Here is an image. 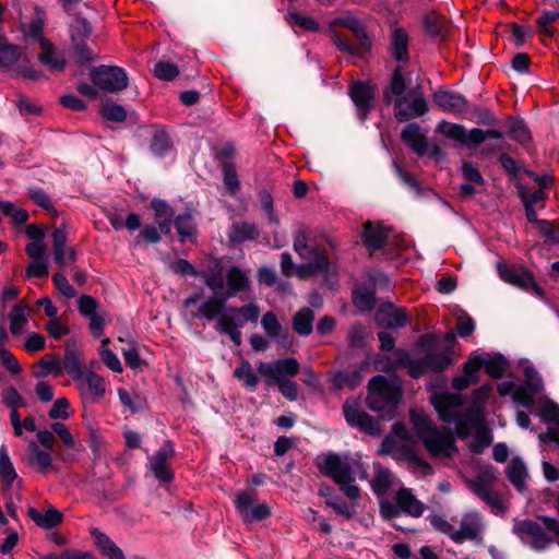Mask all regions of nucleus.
Instances as JSON below:
<instances>
[{
    "label": "nucleus",
    "mask_w": 559,
    "mask_h": 559,
    "mask_svg": "<svg viewBox=\"0 0 559 559\" xmlns=\"http://www.w3.org/2000/svg\"><path fill=\"white\" fill-rule=\"evenodd\" d=\"M37 368L39 371L35 372L36 377H46L48 374L59 376L62 372L61 362L55 357H44L38 364Z\"/></svg>",
    "instance_id": "obj_54"
},
{
    "label": "nucleus",
    "mask_w": 559,
    "mask_h": 559,
    "mask_svg": "<svg viewBox=\"0 0 559 559\" xmlns=\"http://www.w3.org/2000/svg\"><path fill=\"white\" fill-rule=\"evenodd\" d=\"M150 206L154 211L155 219L160 233L169 235L175 214L171 206L166 201L159 199H153Z\"/></svg>",
    "instance_id": "obj_26"
},
{
    "label": "nucleus",
    "mask_w": 559,
    "mask_h": 559,
    "mask_svg": "<svg viewBox=\"0 0 559 559\" xmlns=\"http://www.w3.org/2000/svg\"><path fill=\"white\" fill-rule=\"evenodd\" d=\"M479 498L489 506L493 513L500 514L507 510V506L500 496L490 490L488 492L479 491Z\"/></svg>",
    "instance_id": "obj_59"
},
{
    "label": "nucleus",
    "mask_w": 559,
    "mask_h": 559,
    "mask_svg": "<svg viewBox=\"0 0 559 559\" xmlns=\"http://www.w3.org/2000/svg\"><path fill=\"white\" fill-rule=\"evenodd\" d=\"M2 215L10 217L15 224H23L28 218L25 210L16 207L11 202H2Z\"/></svg>",
    "instance_id": "obj_61"
},
{
    "label": "nucleus",
    "mask_w": 559,
    "mask_h": 559,
    "mask_svg": "<svg viewBox=\"0 0 559 559\" xmlns=\"http://www.w3.org/2000/svg\"><path fill=\"white\" fill-rule=\"evenodd\" d=\"M32 312V308L24 300L15 304L10 313V332L12 335H21L24 332V328L28 322V316Z\"/></svg>",
    "instance_id": "obj_29"
},
{
    "label": "nucleus",
    "mask_w": 559,
    "mask_h": 559,
    "mask_svg": "<svg viewBox=\"0 0 559 559\" xmlns=\"http://www.w3.org/2000/svg\"><path fill=\"white\" fill-rule=\"evenodd\" d=\"M411 421L418 438L433 459H450L456 453L453 432L447 428H438L420 411L413 409Z\"/></svg>",
    "instance_id": "obj_2"
},
{
    "label": "nucleus",
    "mask_w": 559,
    "mask_h": 559,
    "mask_svg": "<svg viewBox=\"0 0 559 559\" xmlns=\"http://www.w3.org/2000/svg\"><path fill=\"white\" fill-rule=\"evenodd\" d=\"M75 383L83 400L100 401L107 393L106 379L92 370L86 371Z\"/></svg>",
    "instance_id": "obj_13"
},
{
    "label": "nucleus",
    "mask_w": 559,
    "mask_h": 559,
    "mask_svg": "<svg viewBox=\"0 0 559 559\" xmlns=\"http://www.w3.org/2000/svg\"><path fill=\"white\" fill-rule=\"evenodd\" d=\"M93 84L102 91L116 93L127 88L129 84L126 71L117 66H98L90 71Z\"/></svg>",
    "instance_id": "obj_9"
},
{
    "label": "nucleus",
    "mask_w": 559,
    "mask_h": 559,
    "mask_svg": "<svg viewBox=\"0 0 559 559\" xmlns=\"http://www.w3.org/2000/svg\"><path fill=\"white\" fill-rule=\"evenodd\" d=\"M159 240L160 230L158 228V225H145L134 239V245L140 246L142 243H156Z\"/></svg>",
    "instance_id": "obj_56"
},
{
    "label": "nucleus",
    "mask_w": 559,
    "mask_h": 559,
    "mask_svg": "<svg viewBox=\"0 0 559 559\" xmlns=\"http://www.w3.org/2000/svg\"><path fill=\"white\" fill-rule=\"evenodd\" d=\"M173 456L174 449L171 444L167 442L148 459L150 469L153 472L154 476L163 483H168L174 478V473L170 467Z\"/></svg>",
    "instance_id": "obj_16"
},
{
    "label": "nucleus",
    "mask_w": 559,
    "mask_h": 559,
    "mask_svg": "<svg viewBox=\"0 0 559 559\" xmlns=\"http://www.w3.org/2000/svg\"><path fill=\"white\" fill-rule=\"evenodd\" d=\"M199 275L203 278L205 285L212 290L222 289L224 286V273L218 261H214L212 266Z\"/></svg>",
    "instance_id": "obj_40"
},
{
    "label": "nucleus",
    "mask_w": 559,
    "mask_h": 559,
    "mask_svg": "<svg viewBox=\"0 0 559 559\" xmlns=\"http://www.w3.org/2000/svg\"><path fill=\"white\" fill-rule=\"evenodd\" d=\"M433 102L443 110L454 114H461L467 108V103L463 96L447 91L436 92Z\"/></svg>",
    "instance_id": "obj_28"
},
{
    "label": "nucleus",
    "mask_w": 559,
    "mask_h": 559,
    "mask_svg": "<svg viewBox=\"0 0 559 559\" xmlns=\"http://www.w3.org/2000/svg\"><path fill=\"white\" fill-rule=\"evenodd\" d=\"M343 412L348 425L356 426L370 436H379L381 433L378 421L367 413L361 412L357 401H346Z\"/></svg>",
    "instance_id": "obj_12"
},
{
    "label": "nucleus",
    "mask_w": 559,
    "mask_h": 559,
    "mask_svg": "<svg viewBox=\"0 0 559 559\" xmlns=\"http://www.w3.org/2000/svg\"><path fill=\"white\" fill-rule=\"evenodd\" d=\"M316 465L321 474L329 476L340 486L349 500H359L360 489L354 481L357 477L359 479L367 478V469L359 460L328 452L318 455Z\"/></svg>",
    "instance_id": "obj_1"
},
{
    "label": "nucleus",
    "mask_w": 559,
    "mask_h": 559,
    "mask_svg": "<svg viewBox=\"0 0 559 559\" xmlns=\"http://www.w3.org/2000/svg\"><path fill=\"white\" fill-rule=\"evenodd\" d=\"M15 481L20 484L21 479H19L7 450L2 448L0 450V489L2 493L8 495L12 490Z\"/></svg>",
    "instance_id": "obj_24"
},
{
    "label": "nucleus",
    "mask_w": 559,
    "mask_h": 559,
    "mask_svg": "<svg viewBox=\"0 0 559 559\" xmlns=\"http://www.w3.org/2000/svg\"><path fill=\"white\" fill-rule=\"evenodd\" d=\"M507 476L510 483L520 491L525 489L527 469L524 462L520 459H513L507 467Z\"/></svg>",
    "instance_id": "obj_35"
},
{
    "label": "nucleus",
    "mask_w": 559,
    "mask_h": 559,
    "mask_svg": "<svg viewBox=\"0 0 559 559\" xmlns=\"http://www.w3.org/2000/svg\"><path fill=\"white\" fill-rule=\"evenodd\" d=\"M499 274L501 278L513 285L523 289H533L538 296H543L542 288L534 282V278L528 272H520L513 267H510L506 264H500L498 266Z\"/></svg>",
    "instance_id": "obj_17"
},
{
    "label": "nucleus",
    "mask_w": 559,
    "mask_h": 559,
    "mask_svg": "<svg viewBox=\"0 0 559 559\" xmlns=\"http://www.w3.org/2000/svg\"><path fill=\"white\" fill-rule=\"evenodd\" d=\"M234 377L242 381L245 386L253 389L259 382V378L254 374L251 365L247 360H241L239 366L234 370Z\"/></svg>",
    "instance_id": "obj_46"
},
{
    "label": "nucleus",
    "mask_w": 559,
    "mask_h": 559,
    "mask_svg": "<svg viewBox=\"0 0 559 559\" xmlns=\"http://www.w3.org/2000/svg\"><path fill=\"white\" fill-rule=\"evenodd\" d=\"M100 114L107 120L115 122H122L127 118L124 108L111 100H106L102 104Z\"/></svg>",
    "instance_id": "obj_51"
},
{
    "label": "nucleus",
    "mask_w": 559,
    "mask_h": 559,
    "mask_svg": "<svg viewBox=\"0 0 559 559\" xmlns=\"http://www.w3.org/2000/svg\"><path fill=\"white\" fill-rule=\"evenodd\" d=\"M408 36L402 28H396L392 36V51L396 60L405 61L408 59Z\"/></svg>",
    "instance_id": "obj_43"
},
{
    "label": "nucleus",
    "mask_w": 559,
    "mask_h": 559,
    "mask_svg": "<svg viewBox=\"0 0 559 559\" xmlns=\"http://www.w3.org/2000/svg\"><path fill=\"white\" fill-rule=\"evenodd\" d=\"M258 373L267 386L280 384V361L260 362Z\"/></svg>",
    "instance_id": "obj_44"
},
{
    "label": "nucleus",
    "mask_w": 559,
    "mask_h": 559,
    "mask_svg": "<svg viewBox=\"0 0 559 559\" xmlns=\"http://www.w3.org/2000/svg\"><path fill=\"white\" fill-rule=\"evenodd\" d=\"M497 477V469L493 467H485L476 475L475 479L468 481V487L477 497H479V491L488 492L491 490Z\"/></svg>",
    "instance_id": "obj_34"
},
{
    "label": "nucleus",
    "mask_w": 559,
    "mask_h": 559,
    "mask_svg": "<svg viewBox=\"0 0 559 559\" xmlns=\"http://www.w3.org/2000/svg\"><path fill=\"white\" fill-rule=\"evenodd\" d=\"M53 284L56 288L67 298H72L75 296V289L69 283L68 278L61 272H56L52 276Z\"/></svg>",
    "instance_id": "obj_64"
},
{
    "label": "nucleus",
    "mask_w": 559,
    "mask_h": 559,
    "mask_svg": "<svg viewBox=\"0 0 559 559\" xmlns=\"http://www.w3.org/2000/svg\"><path fill=\"white\" fill-rule=\"evenodd\" d=\"M40 52L38 60L49 70L62 72L66 68V60L47 38H40Z\"/></svg>",
    "instance_id": "obj_22"
},
{
    "label": "nucleus",
    "mask_w": 559,
    "mask_h": 559,
    "mask_svg": "<svg viewBox=\"0 0 559 559\" xmlns=\"http://www.w3.org/2000/svg\"><path fill=\"white\" fill-rule=\"evenodd\" d=\"M451 359L448 354H431L423 361L425 369L433 371H443L449 367Z\"/></svg>",
    "instance_id": "obj_57"
},
{
    "label": "nucleus",
    "mask_w": 559,
    "mask_h": 559,
    "mask_svg": "<svg viewBox=\"0 0 559 559\" xmlns=\"http://www.w3.org/2000/svg\"><path fill=\"white\" fill-rule=\"evenodd\" d=\"M395 438L386 437L380 444L379 453L390 455L395 460L405 461L408 468L419 476H427L432 473V468L411 443L412 436L404 424L395 423L393 425Z\"/></svg>",
    "instance_id": "obj_3"
},
{
    "label": "nucleus",
    "mask_w": 559,
    "mask_h": 559,
    "mask_svg": "<svg viewBox=\"0 0 559 559\" xmlns=\"http://www.w3.org/2000/svg\"><path fill=\"white\" fill-rule=\"evenodd\" d=\"M260 312L259 306L254 302L242 307H233L218 318L216 329L221 333L227 334L236 346H240L242 342L240 328L247 322H258Z\"/></svg>",
    "instance_id": "obj_6"
},
{
    "label": "nucleus",
    "mask_w": 559,
    "mask_h": 559,
    "mask_svg": "<svg viewBox=\"0 0 559 559\" xmlns=\"http://www.w3.org/2000/svg\"><path fill=\"white\" fill-rule=\"evenodd\" d=\"M402 140L417 154L421 155L427 150L426 134L417 123L407 124L402 131Z\"/></svg>",
    "instance_id": "obj_32"
},
{
    "label": "nucleus",
    "mask_w": 559,
    "mask_h": 559,
    "mask_svg": "<svg viewBox=\"0 0 559 559\" xmlns=\"http://www.w3.org/2000/svg\"><path fill=\"white\" fill-rule=\"evenodd\" d=\"M294 249L304 259L311 260L300 266H294L289 255L282 254V273L286 276H298L301 278L317 275L319 272L328 270V261L323 255H317L313 249L308 246V231L300 227L294 238Z\"/></svg>",
    "instance_id": "obj_4"
},
{
    "label": "nucleus",
    "mask_w": 559,
    "mask_h": 559,
    "mask_svg": "<svg viewBox=\"0 0 559 559\" xmlns=\"http://www.w3.org/2000/svg\"><path fill=\"white\" fill-rule=\"evenodd\" d=\"M314 313L309 308H302L293 318V328L299 335H309L313 329Z\"/></svg>",
    "instance_id": "obj_37"
},
{
    "label": "nucleus",
    "mask_w": 559,
    "mask_h": 559,
    "mask_svg": "<svg viewBox=\"0 0 559 559\" xmlns=\"http://www.w3.org/2000/svg\"><path fill=\"white\" fill-rule=\"evenodd\" d=\"M175 227L181 237V241L192 238L195 235V226L190 213L178 215L174 221Z\"/></svg>",
    "instance_id": "obj_49"
},
{
    "label": "nucleus",
    "mask_w": 559,
    "mask_h": 559,
    "mask_svg": "<svg viewBox=\"0 0 559 559\" xmlns=\"http://www.w3.org/2000/svg\"><path fill=\"white\" fill-rule=\"evenodd\" d=\"M110 343L109 338H104L102 341L100 347L98 349V355L103 364L114 372L121 373L123 371L121 361L118 356L108 347Z\"/></svg>",
    "instance_id": "obj_42"
},
{
    "label": "nucleus",
    "mask_w": 559,
    "mask_h": 559,
    "mask_svg": "<svg viewBox=\"0 0 559 559\" xmlns=\"http://www.w3.org/2000/svg\"><path fill=\"white\" fill-rule=\"evenodd\" d=\"M436 132L443 136L465 145H479L486 140H496L498 144L497 148H501L502 132L498 130L484 131L478 128L472 129L469 132L466 131L465 127L457 123H452L445 120L440 121L436 127Z\"/></svg>",
    "instance_id": "obj_7"
},
{
    "label": "nucleus",
    "mask_w": 559,
    "mask_h": 559,
    "mask_svg": "<svg viewBox=\"0 0 559 559\" xmlns=\"http://www.w3.org/2000/svg\"><path fill=\"white\" fill-rule=\"evenodd\" d=\"M427 110V102L420 93H409L407 96L400 97L396 99L394 107V114L399 121L423 116Z\"/></svg>",
    "instance_id": "obj_14"
},
{
    "label": "nucleus",
    "mask_w": 559,
    "mask_h": 559,
    "mask_svg": "<svg viewBox=\"0 0 559 559\" xmlns=\"http://www.w3.org/2000/svg\"><path fill=\"white\" fill-rule=\"evenodd\" d=\"M400 397V386L383 376H376L368 383L366 403L373 412L391 416Z\"/></svg>",
    "instance_id": "obj_5"
},
{
    "label": "nucleus",
    "mask_w": 559,
    "mask_h": 559,
    "mask_svg": "<svg viewBox=\"0 0 559 559\" xmlns=\"http://www.w3.org/2000/svg\"><path fill=\"white\" fill-rule=\"evenodd\" d=\"M67 231L63 228H57L52 233V249L55 262L63 267L76 260L75 250L67 246Z\"/></svg>",
    "instance_id": "obj_18"
},
{
    "label": "nucleus",
    "mask_w": 559,
    "mask_h": 559,
    "mask_svg": "<svg viewBox=\"0 0 559 559\" xmlns=\"http://www.w3.org/2000/svg\"><path fill=\"white\" fill-rule=\"evenodd\" d=\"M235 504L245 522L261 521L271 514L266 503H257L255 491H239Z\"/></svg>",
    "instance_id": "obj_11"
},
{
    "label": "nucleus",
    "mask_w": 559,
    "mask_h": 559,
    "mask_svg": "<svg viewBox=\"0 0 559 559\" xmlns=\"http://www.w3.org/2000/svg\"><path fill=\"white\" fill-rule=\"evenodd\" d=\"M374 477L371 480V488L378 497H383L393 484V475L386 468L376 465Z\"/></svg>",
    "instance_id": "obj_36"
},
{
    "label": "nucleus",
    "mask_w": 559,
    "mask_h": 559,
    "mask_svg": "<svg viewBox=\"0 0 559 559\" xmlns=\"http://www.w3.org/2000/svg\"><path fill=\"white\" fill-rule=\"evenodd\" d=\"M483 368L490 377L500 378L506 371L507 364L501 357H487L484 358Z\"/></svg>",
    "instance_id": "obj_58"
},
{
    "label": "nucleus",
    "mask_w": 559,
    "mask_h": 559,
    "mask_svg": "<svg viewBox=\"0 0 559 559\" xmlns=\"http://www.w3.org/2000/svg\"><path fill=\"white\" fill-rule=\"evenodd\" d=\"M71 404L68 399L59 397L55 401L51 408L48 412L49 418L57 420H67L72 415Z\"/></svg>",
    "instance_id": "obj_53"
},
{
    "label": "nucleus",
    "mask_w": 559,
    "mask_h": 559,
    "mask_svg": "<svg viewBox=\"0 0 559 559\" xmlns=\"http://www.w3.org/2000/svg\"><path fill=\"white\" fill-rule=\"evenodd\" d=\"M50 429L53 433H56L61 439V441L63 442V444L66 447L74 448V445H75L74 437L72 436L69 428L64 424H62L60 421H55L50 425Z\"/></svg>",
    "instance_id": "obj_63"
},
{
    "label": "nucleus",
    "mask_w": 559,
    "mask_h": 559,
    "mask_svg": "<svg viewBox=\"0 0 559 559\" xmlns=\"http://www.w3.org/2000/svg\"><path fill=\"white\" fill-rule=\"evenodd\" d=\"M395 501L402 512L414 518L421 516L425 511V504L408 488H400L395 495Z\"/></svg>",
    "instance_id": "obj_25"
},
{
    "label": "nucleus",
    "mask_w": 559,
    "mask_h": 559,
    "mask_svg": "<svg viewBox=\"0 0 559 559\" xmlns=\"http://www.w3.org/2000/svg\"><path fill=\"white\" fill-rule=\"evenodd\" d=\"M377 323L389 329H397L408 323V317L403 308L392 304L383 305L376 313Z\"/></svg>",
    "instance_id": "obj_20"
},
{
    "label": "nucleus",
    "mask_w": 559,
    "mask_h": 559,
    "mask_svg": "<svg viewBox=\"0 0 559 559\" xmlns=\"http://www.w3.org/2000/svg\"><path fill=\"white\" fill-rule=\"evenodd\" d=\"M95 544L98 549L109 559L123 557L122 550L104 533L93 531Z\"/></svg>",
    "instance_id": "obj_41"
},
{
    "label": "nucleus",
    "mask_w": 559,
    "mask_h": 559,
    "mask_svg": "<svg viewBox=\"0 0 559 559\" xmlns=\"http://www.w3.org/2000/svg\"><path fill=\"white\" fill-rule=\"evenodd\" d=\"M362 239L367 247L371 249H379L383 246L386 239V233L381 226L367 223L365 225Z\"/></svg>",
    "instance_id": "obj_38"
},
{
    "label": "nucleus",
    "mask_w": 559,
    "mask_h": 559,
    "mask_svg": "<svg viewBox=\"0 0 559 559\" xmlns=\"http://www.w3.org/2000/svg\"><path fill=\"white\" fill-rule=\"evenodd\" d=\"M431 403L443 421L456 423V435L460 438H466L468 436L466 426L459 420L460 406L462 404V399L459 394H436L431 397Z\"/></svg>",
    "instance_id": "obj_10"
},
{
    "label": "nucleus",
    "mask_w": 559,
    "mask_h": 559,
    "mask_svg": "<svg viewBox=\"0 0 559 559\" xmlns=\"http://www.w3.org/2000/svg\"><path fill=\"white\" fill-rule=\"evenodd\" d=\"M71 53L79 64H88L99 56V50L94 43H88L92 28L84 19H75L71 24Z\"/></svg>",
    "instance_id": "obj_8"
},
{
    "label": "nucleus",
    "mask_w": 559,
    "mask_h": 559,
    "mask_svg": "<svg viewBox=\"0 0 559 559\" xmlns=\"http://www.w3.org/2000/svg\"><path fill=\"white\" fill-rule=\"evenodd\" d=\"M349 94L355 105L360 109L361 119L366 118V112L370 108L373 97V90L366 83H354L349 88Z\"/></svg>",
    "instance_id": "obj_33"
},
{
    "label": "nucleus",
    "mask_w": 559,
    "mask_h": 559,
    "mask_svg": "<svg viewBox=\"0 0 559 559\" xmlns=\"http://www.w3.org/2000/svg\"><path fill=\"white\" fill-rule=\"evenodd\" d=\"M151 148L155 154L162 155L170 148V140L164 130H156L151 141Z\"/></svg>",
    "instance_id": "obj_60"
},
{
    "label": "nucleus",
    "mask_w": 559,
    "mask_h": 559,
    "mask_svg": "<svg viewBox=\"0 0 559 559\" xmlns=\"http://www.w3.org/2000/svg\"><path fill=\"white\" fill-rule=\"evenodd\" d=\"M326 504L343 518L350 519L356 513L357 500H350V502L347 503L338 497H332L326 500Z\"/></svg>",
    "instance_id": "obj_50"
},
{
    "label": "nucleus",
    "mask_w": 559,
    "mask_h": 559,
    "mask_svg": "<svg viewBox=\"0 0 559 559\" xmlns=\"http://www.w3.org/2000/svg\"><path fill=\"white\" fill-rule=\"evenodd\" d=\"M0 360L2 366L12 374H19L22 367L15 356L4 346H0Z\"/></svg>",
    "instance_id": "obj_62"
},
{
    "label": "nucleus",
    "mask_w": 559,
    "mask_h": 559,
    "mask_svg": "<svg viewBox=\"0 0 559 559\" xmlns=\"http://www.w3.org/2000/svg\"><path fill=\"white\" fill-rule=\"evenodd\" d=\"M286 21L294 29L313 32L319 28L318 23L304 12L289 11Z\"/></svg>",
    "instance_id": "obj_39"
},
{
    "label": "nucleus",
    "mask_w": 559,
    "mask_h": 559,
    "mask_svg": "<svg viewBox=\"0 0 559 559\" xmlns=\"http://www.w3.org/2000/svg\"><path fill=\"white\" fill-rule=\"evenodd\" d=\"M27 515L37 526L45 530L53 528L62 522L61 512L53 508L40 512L36 508L31 507L27 509Z\"/></svg>",
    "instance_id": "obj_30"
},
{
    "label": "nucleus",
    "mask_w": 559,
    "mask_h": 559,
    "mask_svg": "<svg viewBox=\"0 0 559 559\" xmlns=\"http://www.w3.org/2000/svg\"><path fill=\"white\" fill-rule=\"evenodd\" d=\"M527 175L530 176V178H532V180L535 183L538 185L539 189L531 193L526 188L520 186V197L524 204H528L532 206L540 205V207H543V202L545 199V193L543 189L549 185L551 178L548 176H538L532 171H528Z\"/></svg>",
    "instance_id": "obj_23"
},
{
    "label": "nucleus",
    "mask_w": 559,
    "mask_h": 559,
    "mask_svg": "<svg viewBox=\"0 0 559 559\" xmlns=\"http://www.w3.org/2000/svg\"><path fill=\"white\" fill-rule=\"evenodd\" d=\"M515 532L520 537L530 543L536 549H543L549 544L543 528L533 521H522L515 525Z\"/></svg>",
    "instance_id": "obj_19"
},
{
    "label": "nucleus",
    "mask_w": 559,
    "mask_h": 559,
    "mask_svg": "<svg viewBox=\"0 0 559 559\" xmlns=\"http://www.w3.org/2000/svg\"><path fill=\"white\" fill-rule=\"evenodd\" d=\"M153 73L159 80L171 81L179 74V70L175 63L160 60L155 64Z\"/></svg>",
    "instance_id": "obj_55"
},
{
    "label": "nucleus",
    "mask_w": 559,
    "mask_h": 559,
    "mask_svg": "<svg viewBox=\"0 0 559 559\" xmlns=\"http://www.w3.org/2000/svg\"><path fill=\"white\" fill-rule=\"evenodd\" d=\"M24 460L31 467L38 469L41 473H47L52 466L51 454L40 449L36 441H29L25 451Z\"/></svg>",
    "instance_id": "obj_21"
},
{
    "label": "nucleus",
    "mask_w": 559,
    "mask_h": 559,
    "mask_svg": "<svg viewBox=\"0 0 559 559\" xmlns=\"http://www.w3.org/2000/svg\"><path fill=\"white\" fill-rule=\"evenodd\" d=\"M424 25L430 35L442 36L447 29V20L436 12H429L424 16Z\"/></svg>",
    "instance_id": "obj_48"
},
{
    "label": "nucleus",
    "mask_w": 559,
    "mask_h": 559,
    "mask_svg": "<svg viewBox=\"0 0 559 559\" xmlns=\"http://www.w3.org/2000/svg\"><path fill=\"white\" fill-rule=\"evenodd\" d=\"M227 298L225 296H211L205 299L195 312H192L193 318H204L207 321H212L215 318H219L225 308Z\"/></svg>",
    "instance_id": "obj_27"
},
{
    "label": "nucleus",
    "mask_w": 559,
    "mask_h": 559,
    "mask_svg": "<svg viewBox=\"0 0 559 559\" xmlns=\"http://www.w3.org/2000/svg\"><path fill=\"white\" fill-rule=\"evenodd\" d=\"M483 530L481 515L478 512H467L462 516L460 527L452 535V540L457 544L465 540H480Z\"/></svg>",
    "instance_id": "obj_15"
},
{
    "label": "nucleus",
    "mask_w": 559,
    "mask_h": 559,
    "mask_svg": "<svg viewBox=\"0 0 559 559\" xmlns=\"http://www.w3.org/2000/svg\"><path fill=\"white\" fill-rule=\"evenodd\" d=\"M353 300L355 306L361 310L367 311L373 308L376 298L373 290L367 287H358L353 293Z\"/></svg>",
    "instance_id": "obj_47"
},
{
    "label": "nucleus",
    "mask_w": 559,
    "mask_h": 559,
    "mask_svg": "<svg viewBox=\"0 0 559 559\" xmlns=\"http://www.w3.org/2000/svg\"><path fill=\"white\" fill-rule=\"evenodd\" d=\"M257 235V229L252 224L240 222L233 225L230 238L233 241L242 242L253 239Z\"/></svg>",
    "instance_id": "obj_52"
},
{
    "label": "nucleus",
    "mask_w": 559,
    "mask_h": 559,
    "mask_svg": "<svg viewBox=\"0 0 559 559\" xmlns=\"http://www.w3.org/2000/svg\"><path fill=\"white\" fill-rule=\"evenodd\" d=\"M61 367L75 382L86 372L83 370L82 361L75 352H67Z\"/></svg>",
    "instance_id": "obj_45"
},
{
    "label": "nucleus",
    "mask_w": 559,
    "mask_h": 559,
    "mask_svg": "<svg viewBox=\"0 0 559 559\" xmlns=\"http://www.w3.org/2000/svg\"><path fill=\"white\" fill-rule=\"evenodd\" d=\"M227 293L226 298L237 295L240 292L250 289V280L245 271L239 267L233 266L226 274Z\"/></svg>",
    "instance_id": "obj_31"
}]
</instances>
